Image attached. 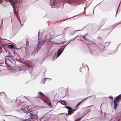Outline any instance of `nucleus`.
I'll return each mask as SVG.
<instances>
[{
  "mask_svg": "<svg viewBox=\"0 0 121 121\" xmlns=\"http://www.w3.org/2000/svg\"><path fill=\"white\" fill-rule=\"evenodd\" d=\"M29 116L30 118L34 120L38 119V115H35L33 114H30Z\"/></svg>",
  "mask_w": 121,
  "mask_h": 121,
  "instance_id": "f257e3e1",
  "label": "nucleus"
},
{
  "mask_svg": "<svg viewBox=\"0 0 121 121\" xmlns=\"http://www.w3.org/2000/svg\"><path fill=\"white\" fill-rule=\"evenodd\" d=\"M121 99V94L119 95L116 97H115L114 99V101L115 103H116V102L118 100L120 101Z\"/></svg>",
  "mask_w": 121,
  "mask_h": 121,
  "instance_id": "f03ea898",
  "label": "nucleus"
},
{
  "mask_svg": "<svg viewBox=\"0 0 121 121\" xmlns=\"http://www.w3.org/2000/svg\"><path fill=\"white\" fill-rule=\"evenodd\" d=\"M31 112L30 113V114H34L38 115V112L37 110L33 111L32 112L30 111Z\"/></svg>",
  "mask_w": 121,
  "mask_h": 121,
  "instance_id": "7ed1b4c3",
  "label": "nucleus"
},
{
  "mask_svg": "<svg viewBox=\"0 0 121 121\" xmlns=\"http://www.w3.org/2000/svg\"><path fill=\"white\" fill-rule=\"evenodd\" d=\"M62 51H61L60 49H59L58 51L57 52L56 56L57 57H58L61 53Z\"/></svg>",
  "mask_w": 121,
  "mask_h": 121,
  "instance_id": "20e7f679",
  "label": "nucleus"
},
{
  "mask_svg": "<svg viewBox=\"0 0 121 121\" xmlns=\"http://www.w3.org/2000/svg\"><path fill=\"white\" fill-rule=\"evenodd\" d=\"M39 94L42 97H44V98H47V99H48V97L46 96L44 94H43L42 92H39Z\"/></svg>",
  "mask_w": 121,
  "mask_h": 121,
  "instance_id": "39448f33",
  "label": "nucleus"
},
{
  "mask_svg": "<svg viewBox=\"0 0 121 121\" xmlns=\"http://www.w3.org/2000/svg\"><path fill=\"white\" fill-rule=\"evenodd\" d=\"M72 111V109L71 108H70L68 109V113L66 114V115H67L68 114L71 115V112Z\"/></svg>",
  "mask_w": 121,
  "mask_h": 121,
  "instance_id": "423d86ee",
  "label": "nucleus"
},
{
  "mask_svg": "<svg viewBox=\"0 0 121 121\" xmlns=\"http://www.w3.org/2000/svg\"><path fill=\"white\" fill-rule=\"evenodd\" d=\"M7 48L11 49H13L14 48V45H7Z\"/></svg>",
  "mask_w": 121,
  "mask_h": 121,
  "instance_id": "0eeeda50",
  "label": "nucleus"
},
{
  "mask_svg": "<svg viewBox=\"0 0 121 121\" xmlns=\"http://www.w3.org/2000/svg\"><path fill=\"white\" fill-rule=\"evenodd\" d=\"M85 100V99H83L82 100V101H81V102L79 103L76 105V107H78L80 104L81 103L83 102V101H84Z\"/></svg>",
  "mask_w": 121,
  "mask_h": 121,
  "instance_id": "6e6552de",
  "label": "nucleus"
},
{
  "mask_svg": "<svg viewBox=\"0 0 121 121\" xmlns=\"http://www.w3.org/2000/svg\"><path fill=\"white\" fill-rule=\"evenodd\" d=\"M25 65L27 67V69L28 68L30 67L31 66L30 65L28 64H26Z\"/></svg>",
  "mask_w": 121,
  "mask_h": 121,
  "instance_id": "1a4fd4ad",
  "label": "nucleus"
},
{
  "mask_svg": "<svg viewBox=\"0 0 121 121\" xmlns=\"http://www.w3.org/2000/svg\"><path fill=\"white\" fill-rule=\"evenodd\" d=\"M114 109H115L117 107V104H116V103H115H115L114 102Z\"/></svg>",
  "mask_w": 121,
  "mask_h": 121,
  "instance_id": "9d476101",
  "label": "nucleus"
},
{
  "mask_svg": "<svg viewBox=\"0 0 121 121\" xmlns=\"http://www.w3.org/2000/svg\"><path fill=\"white\" fill-rule=\"evenodd\" d=\"M47 104H48V106H49L51 107H52V105L51 103L50 102H49V103H48Z\"/></svg>",
  "mask_w": 121,
  "mask_h": 121,
  "instance_id": "9b49d317",
  "label": "nucleus"
},
{
  "mask_svg": "<svg viewBox=\"0 0 121 121\" xmlns=\"http://www.w3.org/2000/svg\"><path fill=\"white\" fill-rule=\"evenodd\" d=\"M45 99H46V98H45ZM46 100L44 99V100H43V101L45 102L47 104H48V102H47V99H47V98H46Z\"/></svg>",
  "mask_w": 121,
  "mask_h": 121,
  "instance_id": "f8f14e48",
  "label": "nucleus"
},
{
  "mask_svg": "<svg viewBox=\"0 0 121 121\" xmlns=\"http://www.w3.org/2000/svg\"><path fill=\"white\" fill-rule=\"evenodd\" d=\"M27 110H29L28 111H29V112H30L31 111H30V108H29V107H28V108H27Z\"/></svg>",
  "mask_w": 121,
  "mask_h": 121,
  "instance_id": "ddd939ff",
  "label": "nucleus"
},
{
  "mask_svg": "<svg viewBox=\"0 0 121 121\" xmlns=\"http://www.w3.org/2000/svg\"><path fill=\"white\" fill-rule=\"evenodd\" d=\"M109 98L111 99H113V97L112 96H110L109 97Z\"/></svg>",
  "mask_w": 121,
  "mask_h": 121,
  "instance_id": "4468645a",
  "label": "nucleus"
},
{
  "mask_svg": "<svg viewBox=\"0 0 121 121\" xmlns=\"http://www.w3.org/2000/svg\"><path fill=\"white\" fill-rule=\"evenodd\" d=\"M71 107H69V106H67L66 107V108H67L68 109H69Z\"/></svg>",
  "mask_w": 121,
  "mask_h": 121,
  "instance_id": "2eb2a0df",
  "label": "nucleus"
},
{
  "mask_svg": "<svg viewBox=\"0 0 121 121\" xmlns=\"http://www.w3.org/2000/svg\"><path fill=\"white\" fill-rule=\"evenodd\" d=\"M28 50H26V53H28Z\"/></svg>",
  "mask_w": 121,
  "mask_h": 121,
  "instance_id": "dca6fc26",
  "label": "nucleus"
},
{
  "mask_svg": "<svg viewBox=\"0 0 121 121\" xmlns=\"http://www.w3.org/2000/svg\"><path fill=\"white\" fill-rule=\"evenodd\" d=\"M5 63L6 64V60H5Z\"/></svg>",
  "mask_w": 121,
  "mask_h": 121,
  "instance_id": "f3484780",
  "label": "nucleus"
},
{
  "mask_svg": "<svg viewBox=\"0 0 121 121\" xmlns=\"http://www.w3.org/2000/svg\"><path fill=\"white\" fill-rule=\"evenodd\" d=\"M35 98H37L38 99H39V98L38 97H35Z\"/></svg>",
  "mask_w": 121,
  "mask_h": 121,
  "instance_id": "a211bd4d",
  "label": "nucleus"
},
{
  "mask_svg": "<svg viewBox=\"0 0 121 121\" xmlns=\"http://www.w3.org/2000/svg\"><path fill=\"white\" fill-rule=\"evenodd\" d=\"M67 28H66L65 29V30H66V29H67Z\"/></svg>",
  "mask_w": 121,
  "mask_h": 121,
  "instance_id": "6ab92c4d",
  "label": "nucleus"
},
{
  "mask_svg": "<svg viewBox=\"0 0 121 121\" xmlns=\"http://www.w3.org/2000/svg\"><path fill=\"white\" fill-rule=\"evenodd\" d=\"M16 13V11H15V13Z\"/></svg>",
  "mask_w": 121,
  "mask_h": 121,
  "instance_id": "aec40b11",
  "label": "nucleus"
},
{
  "mask_svg": "<svg viewBox=\"0 0 121 121\" xmlns=\"http://www.w3.org/2000/svg\"><path fill=\"white\" fill-rule=\"evenodd\" d=\"M19 22H20V21H19Z\"/></svg>",
  "mask_w": 121,
  "mask_h": 121,
  "instance_id": "412c9836",
  "label": "nucleus"
},
{
  "mask_svg": "<svg viewBox=\"0 0 121 121\" xmlns=\"http://www.w3.org/2000/svg\"><path fill=\"white\" fill-rule=\"evenodd\" d=\"M19 22H20V21H19Z\"/></svg>",
  "mask_w": 121,
  "mask_h": 121,
  "instance_id": "4be33fe9",
  "label": "nucleus"
},
{
  "mask_svg": "<svg viewBox=\"0 0 121 121\" xmlns=\"http://www.w3.org/2000/svg\"><path fill=\"white\" fill-rule=\"evenodd\" d=\"M19 22H20V21H19Z\"/></svg>",
  "mask_w": 121,
  "mask_h": 121,
  "instance_id": "5701e85b",
  "label": "nucleus"
},
{
  "mask_svg": "<svg viewBox=\"0 0 121 121\" xmlns=\"http://www.w3.org/2000/svg\"><path fill=\"white\" fill-rule=\"evenodd\" d=\"M19 22H20V21H19Z\"/></svg>",
  "mask_w": 121,
  "mask_h": 121,
  "instance_id": "b1692460",
  "label": "nucleus"
},
{
  "mask_svg": "<svg viewBox=\"0 0 121 121\" xmlns=\"http://www.w3.org/2000/svg\"><path fill=\"white\" fill-rule=\"evenodd\" d=\"M120 4H119V5H120Z\"/></svg>",
  "mask_w": 121,
  "mask_h": 121,
  "instance_id": "393cba45",
  "label": "nucleus"
}]
</instances>
